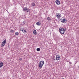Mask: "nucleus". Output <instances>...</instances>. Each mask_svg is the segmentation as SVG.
I'll return each mask as SVG.
<instances>
[{
  "label": "nucleus",
  "mask_w": 79,
  "mask_h": 79,
  "mask_svg": "<svg viewBox=\"0 0 79 79\" xmlns=\"http://www.w3.org/2000/svg\"><path fill=\"white\" fill-rule=\"evenodd\" d=\"M44 61H40L38 64V66L39 68H42V66H43V65H44Z\"/></svg>",
  "instance_id": "nucleus-1"
},
{
  "label": "nucleus",
  "mask_w": 79,
  "mask_h": 79,
  "mask_svg": "<svg viewBox=\"0 0 79 79\" xmlns=\"http://www.w3.org/2000/svg\"><path fill=\"white\" fill-rule=\"evenodd\" d=\"M59 31L60 34H64V32H65V30H64V29L63 28H59Z\"/></svg>",
  "instance_id": "nucleus-2"
},
{
  "label": "nucleus",
  "mask_w": 79,
  "mask_h": 79,
  "mask_svg": "<svg viewBox=\"0 0 79 79\" xmlns=\"http://www.w3.org/2000/svg\"><path fill=\"white\" fill-rule=\"evenodd\" d=\"M56 17L58 18V19H61V14H56Z\"/></svg>",
  "instance_id": "nucleus-3"
},
{
  "label": "nucleus",
  "mask_w": 79,
  "mask_h": 79,
  "mask_svg": "<svg viewBox=\"0 0 79 79\" xmlns=\"http://www.w3.org/2000/svg\"><path fill=\"white\" fill-rule=\"evenodd\" d=\"M56 60H60V56L59 55H56Z\"/></svg>",
  "instance_id": "nucleus-4"
},
{
  "label": "nucleus",
  "mask_w": 79,
  "mask_h": 79,
  "mask_svg": "<svg viewBox=\"0 0 79 79\" xmlns=\"http://www.w3.org/2000/svg\"><path fill=\"white\" fill-rule=\"evenodd\" d=\"M6 43V40H4L2 43V44H1L2 47H3L5 45V44Z\"/></svg>",
  "instance_id": "nucleus-5"
},
{
  "label": "nucleus",
  "mask_w": 79,
  "mask_h": 79,
  "mask_svg": "<svg viewBox=\"0 0 79 79\" xmlns=\"http://www.w3.org/2000/svg\"><path fill=\"white\" fill-rule=\"evenodd\" d=\"M56 4L57 5H60V2L59 0H56L55 2Z\"/></svg>",
  "instance_id": "nucleus-6"
},
{
  "label": "nucleus",
  "mask_w": 79,
  "mask_h": 79,
  "mask_svg": "<svg viewBox=\"0 0 79 79\" xmlns=\"http://www.w3.org/2000/svg\"><path fill=\"white\" fill-rule=\"evenodd\" d=\"M61 22L62 23H66V19H63L61 21Z\"/></svg>",
  "instance_id": "nucleus-7"
},
{
  "label": "nucleus",
  "mask_w": 79,
  "mask_h": 79,
  "mask_svg": "<svg viewBox=\"0 0 79 79\" xmlns=\"http://www.w3.org/2000/svg\"><path fill=\"white\" fill-rule=\"evenodd\" d=\"M36 24L38 26H40L41 25V23L40 22H38L36 23Z\"/></svg>",
  "instance_id": "nucleus-8"
},
{
  "label": "nucleus",
  "mask_w": 79,
  "mask_h": 79,
  "mask_svg": "<svg viewBox=\"0 0 79 79\" xmlns=\"http://www.w3.org/2000/svg\"><path fill=\"white\" fill-rule=\"evenodd\" d=\"M33 33L35 35H36L37 34V31L36 30H34L33 31Z\"/></svg>",
  "instance_id": "nucleus-9"
},
{
  "label": "nucleus",
  "mask_w": 79,
  "mask_h": 79,
  "mask_svg": "<svg viewBox=\"0 0 79 79\" xmlns=\"http://www.w3.org/2000/svg\"><path fill=\"white\" fill-rule=\"evenodd\" d=\"M3 66V62H1L0 63V68H2V66Z\"/></svg>",
  "instance_id": "nucleus-10"
},
{
  "label": "nucleus",
  "mask_w": 79,
  "mask_h": 79,
  "mask_svg": "<svg viewBox=\"0 0 79 79\" xmlns=\"http://www.w3.org/2000/svg\"><path fill=\"white\" fill-rule=\"evenodd\" d=\"M27 10V7H25L23 9V11H26Z\"/></svg>",
  "instance_id": "nucleus-11"
},
{
  "label": "nucleus",
  "mask_w": 79,
  "mask_h": 79,
  "mask_svg": "<svg viewBox=\"0 0 79 79\" xmlns=\"http://www.w3.org/2000/svg\"><path fill=\"white\" fill-rule=\"evenodd\" d=\"M35 5V3L33 2L32 4V6H34Z\"/></svg>",
  "instance_id": "nucleus-12"
},
{
  "label": "nucleus",
  "mask_w": 79,
  "mask_h": 79,
  "mask_svg": "<svg viewBox=\"0 0 79 79\" xmlns=\"http://www.w3.org/2000/svg\"><path fill=\"white\" fill-rule=\"evenodd\" d=\"M19 33H18V32H16L15 33V35H18Z\"/></svg>",
  "instance_id": "nucleus-13"
},
{
  "label": "nucleus",
  "mask_w": 79,
  "mask_h": 79,
  "mask_svg": "<svg viewBox=\"0 0 79 79\" xmlns=\"http://www.w3.org/2000/svg\"><path fill=\"white\" fill-rule=\"evenodd\" d=\"M22 32L24 33V32H26V30H24V29H23V30L22 31Z\"/></svg>",
  "instance_id": "nucleus-14"
},
{
  "label": "nucleus",
  "mask_w": 79,
  "mask_h": 79,
  "mask_svg": "<svg viewBox=\"0 0 79 79\" xmlns=\"http://www.w3.org/2000/svg\"><path fill=\"white\" fill-rule=\"evenodd\" d=\"M47 20H48V21H50V18L49 17H48L47 18Z\"/></svg>",
  "instance_id": "nucleus-15"
},
{
  "label": "nucleus",
  "mask_w": 79,
  "mask_h": 79,
  "mask_svg": "<svg viewBox=\"0 0 79 79\" xmlns=\"http://www.w3.org/2000/svg\"><path fill=\"white\" fill-rule=\"evenodd\" d=\"M40 49L39 48H37V49H36V50L37 51H38V52H39V51L40 50Z\"/></svg>",
  "instance_id": "nucleus-16"
},
{
  "label": "nucleus",
  "mask_w": 79,
  "mask_h": 79,
  "mask_svg": "<svg viewBox=\"0 0 79 79\" xmlns=\"http://www.w3.org/2000/svg\"><path fill=\"white\" fill-rule=\"evenodd\" d=\"M10 32H12V33H14V31H13V30H12L10 31Z\"/></svg>",
  "instance_id": "nucleus-17"
},
{
  "label": "nucleus",
  "mask_w": 79,
  "mask_h": 79,
  "mask_svg": "<svg viewBox=\"0 0 79 79\" xmlns=\"http://www.w3.org/2000/svg\"><path fill=\"white\" fill-rule=\"evenodd\" d=\"M22 23L23 24H25L26 23V22H25L24 21H23L22 22Z\"/></svg>",
  "instance_id": "nucleus-18"
},
{
  "label": "nucleus",
  "mask_w": 79,
  "mask_h": 79,
  "mask_svg": "<svg viewBox=\"0 0 79 79\" xmlns=\"http://www.w3.org/2000/svg\"><path fill=\"white\" fill-rule=\"evenodd\" d=\"M23 28H20V31H23Z\"/></svg>",
  "instance_id": "nucleus-19"
},
{
  "label": "nucleus",
  "mask_w": 79,
  "mask_h": 79,
  "mask_svg": "<svg viewBox=\"0 0 79 79\" xmlns=\"http://www.w3.org/2000/svg\"><path fill=\"white\" fill-rule=\"evenodd\" d=\"M22 60L23 59L22 58H20V59H19V61H22Z\"/></svg>",
  "instance_id": "nucleus-20"
},
{
  "label": "nucleus",
  "mask_w": 79,
  "mask_h": 79,
  "mask_svg": "<svg viewBox=\"0 0 79 79\" xmlns=\"http://www.w3.org/2000/svg\"><path fill=\"white\" fill-rule=\"evenodd\" d=\"M69 63H70V64H72V63L71 62H69Z\"/></svg>",
  "instance_id": "nucleus-21"
},
{
  "label": "nucleus",
  "mask_w": 79,
  "mask_h": 79,
  "mask_svg": "<svg viewBox=\"0 0 79 79\" xmlns=\"http://www.w3.org/2000/svg\"><path fill=\"white\" fill-rule=\"evenodd\" d=\"M27 13H28V12H29V11H28V10H27Z\"/></svg>",
  "instance_id": "nucleus-22"
},
{
  "label": "nucleus",
  "mask_w": 79,
  "mask_h": 79,
  "mask_svg": "<svg viewBox=\"0 0 79 79\" xmlns=\"http://www.w3.org/2000/svg\"><path fill=\"white\" fill-rule=\"evenodd\" d=\"M78 68H79V66H78Z\"/></svg>",
  "instance_id": "nucleus-23"
}]
</instances>
